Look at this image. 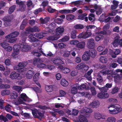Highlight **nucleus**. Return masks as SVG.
I'll return each instance as SVG.
<instances>
[{"instance_id": "1", "label": "nucleus", "mask_w": 122, "mask_h": 122, "mask_svg": "<svg viewBox=\"0 0 122 122\" xmlns=\"http://www.w3.org/2000/svg\"><path fill=\"white\" fill-rule=\"evenodd\" d=\"M27 64L26 62H23L19 63L18 66H15L14 69L15 70H17L20 72L19 74L15 72H12L10 76V77L12 79H14L17 78L18 77H23L25 75L26 69L23 67L25 66Z\"/></svg>"}, {"instance_id": "2", "label": "nucleus", "mask_w": 122, "mask_h": 122, "mask_svg": "<svg viewBox=\"0 0 122 122\" xmlns=\"http://www.w3.org/2000/svg\"><path fill=\"white\" fill-rule=\"evenodd\" d=\"M64 30V28L62 26H60L57 28L56 29V34L55 35L48 37L47 39L49 40H56L60 37L62 35Z\"/></svg>"}, {"instance_id": "3", "label": "nucleus", "mask_w": 122, "mask_h": 122, "mask_svg": "<svg viewBox=\"0 0 122 122\" xmlns=\"http://www.w3.org/2000/svg\"><path fill=\"white\" fill-rule=\"evenodd\" d=\"M32 100L28 98L25 94L22 93L20 95V96L18 97L17 100L15 102V103L16 105L25 104V102H30Z\"/></svg>"}, {"instance_id": "4", "label": "nucleus", "mask_w": 122, "mask_h": 122, "mask_svg": "<svg viewBox=\"0 0 122 122\" xmlns=\"http://www.w3.org/2000/svg\"><path fill=\"white\" fill-rule=\"evenodd\" d=\"M20 47H21V45L20 46L19 45L14 46L13 47L14 51L12 54V56L15 58H17L18 57V54L19 52Z\"/></svg>"}, {"instance_id": "5", "label": "nucleus", "mask_w": 122, "mask_h": 122, "mask_svg": "<svg viewBox=\"0 0 122 122\" xmlns=\"http://www.w3.org/2000/svg\"><path fill=\"white\" fill-rule=\"evenodd\" d=\"M92 35L91 32L87 30L86 31H84L80 33L78 36V38L86 39L88 38L91 36Z\"/></svg>"}, {"instance_id": "6", "label": "nucleus", "mask_w": 122, "mask_h": 122, "mask_svg": "<svg viewBox=\"0 0 122 122\" xmlns=\"http://www.w3.org/2000/svg\"><path fill=\"white\" fill-rule=\"evenodd\" d=\"M74 121L76 122H87V119L81 115H80L77 118L74 119Z\"/></svg>"}, {"instance_id": "7", "label": "nucleus", "mask_w": 122, "mask_h": 122, "mask_svg": "<svg viewBox=\"0 0 122 122\" xmlns=\"http://www.w3.org/2000/svg\"><path fill=\"white\" fill-rule=\"evenodd\" d=\"M107 33V32L104 30L103 32H102L101 33H99L98 32L96 33L97 35L95 37V40L97 41H98L102 38L103 37L102 35V34L103 35L106 34Z\"/></svg>"}, {"instance_id": "8", "label": "nucleus", "mask_w": 122, "mask_h": 122, "mask_svg": "<svg viewBox=\"0 0 122 122\" xmlns=\"http://www.w3.org/2000/svg\"><path fill=\"white\" fill-rule=\"evenodd\" d=\"M19 34V33L17 31L14 32L6 36L5 38L7 39L14 38L17 36Z\"/></svg>"}, {"instance_id": "9", "label": "nucleus", "mask_w": 122, "mask_h": 122, "mask_svg": "<svg viewBox=\"0 0 122 122\" xmlns=\"http://www.w3.org/2000/svg\"><path fill=\"white\" fill-rule=\"evenodd\" d=\"M112 86L111 84L107 83L106 84L105 86L101 88L97 86V87L101 92L106 91L108 90V88H111Z\"/></svg>"}, {"instance_id": "10", "label": "nucleus", "mask_w": 122, "mask_h": 122, "mask_svg": "<svg viewBox=\"0 0 122 122\" xmlns=\"http://www.w3.org/2000/svg\"><path fill=\"white\" fill-rule=\"evenodd\" d=\"M22 51H26L30 49L29 46L25 42L22 43L21 44Z\"/></svg>"}, {"instance_id": "11", "label": "nucleus", "mask_w": 122, "mask_h": 122, "mask_svg": "<svg viewBox=\"0 0 122 122\" xmlns=\"http://www.w3.org/2000/svg\"><path fill=\"white\" fill-rule=\"evenodd\" d=\"M87 46L89 48H93L94 46V40L93 39H91L88 40Z\"/></svg>"}, {"instance_id": "12", "label": "nucleus", "mask_w": 122, "mask_h": 122, "mask_svg": "<svg viewBox=\"0 0 122 122\" xmlns=\"http://www.w3.org/2000/svg\"><path fill=\"white\" fill-rule=\"evenodd\" d=\"M51 60L53 63L57 65L64 64V62L59 58L52 59Z\"/></svg>"}, {"instance_id": "13", "label": "nucleus", "mask_w": 122, "mask_h": 122, "mask_svg": "<svg viewBox=\"0 0 122 122\" xmlns=\"http://www.w3.org/2000/svg\"><path fill=\"white\" fill-rule=\"evenodd\" d=\"M40 73H36L33 77L34 81L36 82V83L40 87H41V86L39 83L37 81L40 78Z\"/></svg>"}, {"instance_id": "14", "label": "nucleus", "mask_w": 122, "mask_h": 122, "mask_svg": "<svg viewBox=\"0 0 122 122\" xmlns=\"http://www.w3.org/2000/svg\"><path fill=\"white\" fill-rule=\"evenodd\" d=\"M82 59L84 61H86L90 59V56L89 52L87 51L84 52L82 56Z\"/></svg>"}, {"instance_id": "15", "label": "nucleus", "mask_w": 122, "mask_h": 122, "mask_svg": "<svg viewBox=\"0 0 122 122\" xmlns=\"http://www.w3.org/2000/svg\"><path fill=\"white\" fill-rule=\"evenodd\" d=\"M97 97L100 98L105 99L109 97V94L106 93H100L98 94Z\"/></svg>"}, {"instance_id": "16", "label": "nucleus", "mask_w": 122, "mask_h": 122, "mask_svg": "<svg viewBox=\"0 0 122 122\" xmlns=\"http://www.w3.org/2000/svg\"><path fill=\"white\" fill-rule=\"evenodd\" d=\"M34 74V72L33 71L29 70L25 74V76L27 79H30L32 78Z\"/></svg>"}, {"instance_id": "17", "label": "nucleus", "mask_w": 122, "mask_h": 122, "mask_svg": "<svg viewBox=\"0 0 122 122\" xmlns=\"http://www.w3.org/2000/svg\"><path fill=\"white\" fill-rule=\"evenodd\" d=\"M95 118L99 120L101 119H105V116L104 115H101L100 113H96L94 115Z\"/></svg>"}, {"instance_id": "18", "label": "nucleus", "mask_w": 122, "mask_h": 122, "mask_svg": "<svg viewBox=\"0 0 122 122\" xmlns=\"http://www.w3.org/2000/svg\"><path fill=\"white\" fill-rule=\"evenodd\" d=\"M100 73L103 75H104L106 74H110L111 75V76H112L114 74V72L113 71H111L110 70L109 71H107V70H103L101 71Z\"/></svg>"}, {"instance_id": "19", "label": "nucleus", "mask_w": 122, "mask_h": 122, "mask_svg": "<svg viewBox=\"0 0 122 122\" xmlns=\"http://www.w3.org/2000/svg\"><path fill=\"white\" fill-rule=\"evenodd\" d=\"M85 45V42L82 41L79 42L78 41V43H77L76 47L80 49H83L84 48Z\"/></svg>"}, {"instance_id": "20", "label": "nucleus", "mask_w": 122, "mask_h": 122, "mask_svg": "<svg viewBox=\"0 0 122 122\" xmlns=\"http://www.w3.org/2000/svg\"><path fill=\"white\" fill-rule=\"evenodd\" d=\"M89 52L90 56L92 57H94L96 55L97 51L95 50L93 48L90 50Z\"/></svg>"}, {"instance_id": "21", "label": "nucleus", "mask_w": 122, "mask_h": 122, "mask_svg": "<svg viewBox=\"0 0 122 122\" xmlns=\"http://www.w3.org/2000/svg\"><path fill=\"white\" fill-rule=\"evenodd\" d=\"M85 67H87L88 68V66H86L85 64L81 63L76 66V69L79 70L82 69Z\"/></svg>"}, {"instance_id": "22", "label": "nucleus", "mask_w": 122, "mask_h": 122, "mask_svg": "<svg viewBox=\"0 0 122 122\" xmlns=\"http://www.w3.org/2000/svg\"><path fill=\"white\" fill-rule=\"evenodd\" d=\"M100 104V102L98 101H96L92 102L90 104V106L92 107H97Z\"/></svg>"}, {"instance_id": "23", "label": "nucleus", "mask_w": 122, "mask_h": 122, "mask_svg": "<svg viewBox=\"0 0 122 122\" xmlns=\"http://www.w3.org/2000/svg\"><path fill=\"white\" fill-rule=\"evenodd\" d=\"M75 16L72 14L67 15L66 16V19L68 21H72L74 19Z\"/></svg>"}, {"instance_id": "24", "label": "nucleus", "mask_w": 122, "mask_h": 122, "mask_svg": "<svg viewBox=\"0 0 122 122\" xmlns=\"http://www.w3.org/2000/svg\"><path fill=\"white\" fill-rule=\"evenodd\" d=\"M92 72V70L91 69L90 71H89L85 75V77L89 80H91L92 79L90 75Z\"/></svg>"}, {"instance_id": "25", "label": "nucleus", "mask_w": 122, "mask_h": 122, "mask_svg": "<svg viewBox=\"0 0 122 122\" xmlns=\"http://www.w3.org/2000/svg\"><path fill=\"white\" fill-rule=\"evenodd\" d=\"M78 87V85L77 84L75 86H74L72 88L71 90V92L72 94H75L77 92Z\"/></svg>"}, {"instance_id": "26", "label": "nucleus", "mask_w": 122, "mask_h": 122, "mask_svg": "<svg viewBox=\"0 0 122 122\" xmlns=\"http://www.w3.org/2000/svg\"><path fill=\"white\" fill-rule=\"evenodd\" d=\"M61 84L63 86L65 87L68 85V83L66 79H63L61 80Z\"/></svg>"}, {"instance_id": "27", "label": "nucleus", "mask_w": 122, "mask_h": 122, "mask_svg": "<svg viewBox=\"0 0 122 122\" xmlns=\"http://www.w3.org/2000/svg\"><path fill=\"white\" fill-rule=\"evenodd\" d=\"M121 79L122 80V73L121 75L119 74L115 73V82H116L117 80H119Z\"/></svg>"}, {"instance_id": "28", "label": "nucleus", "mask_w": 122, "mask_h": 122, "mask_svg": "<svg viewBox=\"0 0 122 122\" xmlns=\"http://www.w3.org/2000/svg\"><path fill=\"white\" fill-rule=\"evenodd\" d=\"M55 25V24L54 23H52L49 25L48 26V29L49 28L51 29H50L49 30V32L51 33L52 32H53V31H52V29L54 28Z\"/></svg>"}, {"instance_id": "29", "label": "nucleus", "mask_w": 122, "mask_h": 122, "mask_svg": "<svg viewBox=\"0 0 122 122\" xmlns=\"http://www.w3.org/2000/svg\"><path fill=\"white\" fill-rule=\"evenodd\" d=\"M109 109V112L111 114H113L114 112V105H112L108 107Z\"/></svg>"}, {"instance_id": "30", "label": "nucleus", "mask_w": 122, "mask_h": 122, "mask_svg": "<svg viewBox=\"0 0 122 122\" xmlns=\"http://www.w3.org/2000/svg\"><path fill=\"white\" fill-rule=\"evenodd\" d=\"M99 60L101 62L104 63H107V58L106 57L103 56H101Z\"/></svg>"}, {"instance_id": "31", "label": "nucleus", "mask_w": 122, "mask_h": 122, "mask_svg": "<svg viewBox=\"0 0 122 122\" xmlns=\"http://www.w3.org/2000/svg\"><path fill=\"white\" fill-rule=\"evenodd\" d=\"M100 74L98 73L96 74L97 80L99 83H101L103 81L102 77L100 75Z\"/></svg>"}, {"instance_id": "32", "label": "nucleus", "mask_w": 122, "mask_h": 122, "mask_svg": "<svg viewBox=\"0 0 122 122\" xmlns=\"http://www.w3.org/2000/svg\"><path fill=\"white\" fill-rule=\"evenodd\" d=\"M9 93V91L7 90H4L2 91L1 92V94L3 96L8 95Z\"/></svg>"}, {"instance_id": "33", "label": "nucleus", "mask_w": 122, "mask_h": 122, "mask_svg": "<svg viewBox=\"0 0 122 122\" xmlns=\"http://www.w3.org/2000/svg\"><path fill=\"white\" fill-rule=\"evenodd\" d=\"M45 89L47 92H51L52 90V86L47 85L45 86Z\"/></svg>"}, {"instance_id": "34", "label": "nucleus", "mask_w": 122, "mask_h": 122, "mask_svg": "<svg viewBox=\"0 0 122 122\" xmlns=\"http://www.w3.org/2000/svg\"><path fill=\"white\" fill-rule=\"evenodd\" d=\"M9 44L4 41L0 43V45L5 49L8 46Z\"/></svg>"}, {"instance_id": "35", "label": "nucleus", "mask_w": 122, "mask_h": 122, "mask_svg": "<svg viewBox=\"0 0 122 122\" xmlns=\"http://www.w3.org/2000/svg\"><path fill=\"white\" fill-rule=\"evenodd\" d=\"M29 40L31 42H35L37 40L36 38L33 37V36L32 35H30L29 36Z\"/></svg>"}, {"instance_id": "36", "label": "nucleus", "mask_w": 122, "mask_h": 122, "mask_svg": "<svg viewBox=\"0 0 122 122\" xmlns=\"http://www.w3.org/2000/svg\"><path fill=\"white\" fill-rule=\"evenodd\" d=\"M29 40L31 42H35L37 40L36 38L33 37V36L32 35H30L29 36Z\"/></svg>"}, {"instance_id": "37", "label": "nucleus", "mask_w": 122, "mask_h": 122, "mask_svg": "<svg viewBox=\"0 0 122 122\" xmlns=\"http://www.w3.org/2000/svg\"><path fill=\"white\" fill-rule=\"evenodd\" d=\"M122 110V108L120 107L115 105V114L120 112Z\"/></svg>"}, {"instance_id": "38", "label": "nucleus", "mask_w": 122, "mask_h": 122, "mask_svg": "<svg viewBox=\"0 0 122 122\" xmlns=\"http://www.w3.org/2000/svg\"><path fill=\"white\" fill-rule=\"evenodd\" d=\"M69 39V37L68 36H66L63 37L61 39H60V42H65L67 41Z\"/></svg>"}, {"instance_id": "39", "label": "nucleus", "mask_w": 122, "mask_h": 122, "mask_svg": "<svg viewBox=\"0 0 122 122\" xmlns=\"http://www.w3.org/2000/svg\"><path fill=\"white\" fill-rule=\"evenodd\" d=\"M89 19L92 22L94 21L95 19L94 15L93 14H90L89 15Z\"/></svg>"}, {"instance_id": "40", "label": "nucleus", "mask_w": 122, "mask_h": 122, "mask_svg": "<svg viewBox=\"0 0 122 122\" xmlns=\"http://www.w3.org/2000/svg\"><path fill=\"white\" fill-rule=\"evenodd\" d=\"M14 89L19 92L20 91H22V87L20 86H14L13 87Z\"/></svg>"}, {"instance_id": "41", "label": "nucleus", "mask_w": 122, "mask_h": 122, "mask_svg": "<svg viewBox=\"0 0 122 122\" xmlns=\"http://www.w3.org/2000/svg\"><path fill=\"white\" fill-rule=\"evenodd\" d=\"M28 31L31 32H34L39 30L38 27H35L33 28H30L28 29Z\"/></svg>"}, {"instance_id": "42", "label": "nucleus", "mask_w": 122, "mask_h": 122, "mask_svg": "<svg viewBox=\"0 0 122 122\" xmlns=\"http://www.w3.org/2000/svg\"><path fill=\"white\" fill-rule=\"evenodd\" d=\"M71 37L72 38H75L76 37V31L75 30L72 31L71 34Z\"/></svg>"}, {"instance_id": "43", "label": "nucleus", "mask_w": 122, "mask_h": 122, "mask_svg": "<svg viewBox=\"0 0 122 122\" xmlns=\"http://www.w3.org/2000/svg\"><path fill=\"white\" fill-rule=\"evenodd\" d=\"M15 5H13L11 7L9 10V14H11L15 10Z\"/></svg>"}, {"instance_id": "44", "label": "nucleus", "mask_w": 122, "mask_h": 122, "mask_svg": "<svg viewBox=\"0 0 122 122\" xmlns=\"http://www.w3.org/2000/svg\"><path fill=\"white\" fill-rule=\"evenodd\" d=\"M70 69L67 67H65L63 70H62V72L64 73L67 74L69 73L70 71Z\"/></svg>"}, {"instance_id": "45", "label": "nucleus", "mask_w": 122, "mask_h": 122, "mask_svg": "<svg viewBox=\"0 0 122 122\" xmlns=\"http://www.w3.org/2000/svg\"><path fill=\"white\" fill-rule=\"evenodd\" d=\"M40 20L41 23L45 24L49 21V19L48 18H46L44 19H43L42 18H41L40 19Z\"/></svg>"}, {"instance_id": "46", "label": "nucleus", "mask_w": 122, "mask_h": 122, "mask_svg": "<svg viewBox=\"0 0 122 122\" xmlns=\"http://www.w3.org/2000/svg\"><path fill=\"white\" fill-rule=\"evenodd\" d=\"M78 94L79 96L81 97V96H85L87 97V96L89 95V94L88 93L86 92L85 93L84 92H79L78 93Z\"/></svg>"}, {"instance_id": "47", "label": "nucleus", "mask_w": 122, "mask_h": 122, "mask_svg": "<svg viewBox=\"0 0 122 122\" xmlns=\"http://www.w3.org/2000/svg\"><path fill=\"white\" fill-rule=\"evenodd\" d=\"M90 90L92 94L94 96L96 95L97 92L94 88V87H91Z\"/></svg>"}, {"instance_id": "48", "label": "nucleus", "mask_w": 122, "mask_h": 122, "mask_svg": "<svg viewBox=\"0 0 122 122\" xmlns=\"http://www.w3.org/2000/svg\"><path fill=\"white\" fill-rule=\"evenodd\" d=\"M77 43H78V41L77 40H72L70 41V43L71 45H74L76 46L77 45Z\"/></svg>"}, {"instance_id": "49", "label": "nucleus", "mask_w": 122, "mask_h": 122, "mask_svg": "<svg viewBox=\"0 0 122 122\" xmlns=\"http://www.w3.org/2000/svg\"><path fill=\"white\" fill-rule=\"evenodd\" d=\"M70 54V52L69 51H65L63 55L64 57H68Z\"/></svg>"}, {"instance_id": "50", "label": "nucleus", "mask_w": 122, "mask_h": 122, "mask_svg": "<svg viewBox=\"0 0 122 122\" xmlns=\"http://www.w3.org/2000/svg\"><path fill=\"white\" fill-rule=\"evenodd\" d=\"M35 36L38 38H41L43 37V36L42 33L35 34Z\"/></svg>"}, {"instance_id": "51", "label": "nucleus", "mask_w": 122, "mask_h": 122, "mask_svg": "<svg viewBox=\"0 0 122 122\" xmlns=\"http://www.w3.org/2000/svg\"><path fill=\"white\" fill-rule=\"evenodd\" d=\"M95 28L96 26L95 25H89L86 26V28L87 29V30L88 31L89 29H94Z\"/></svg>"}, {"instance_id": "52", "label": "nucleus", "mask_w": 122, "mask_h": 122, "mask_svg": "<svg viewBox=\"0 0 122 122\" xmlns=\"http://www.w3.org/2000/svg\"><path fill=\"white\" fill-rule=\"evenodd\" d=\"M46 66L45 64L43 63H40V62L37 65V67L39 68H43L45 67L46 68Z\"/></svg>"}, {"instance_id": "53", "label": "nucleus", "mask_w": 122, "mask_h": 122, "mask_svg": "<svg viewBox=\"0 0 122 122\" xmlns=\"http://www.w3.org/2000/svg\"><path fill=\"white\" fill-rule=\"evenodd\" d=\"M0 120H3L4 122H6L8 121V119L6 117L2 115L0 116Z\"/></svg>"}, {"instance_id": "54", "label": "nucleus", "mask_w": 122, "mask_h": 122, "mask_svg": "<svg viewBox=\"0 0 122 122\" xmlns=\"http://www.w3.org/2000/svg\"><path fill=\"white\" fill-rule=\"evenodd\" d=\"M86 85L85 84H82L80 86L78 85V89L79 90H82L86 88Z\"/></svg>"}, {"instance_id": "55", "label": "nucleus", "mask_w": 122, "mask_h": 122, "mask_svg": "<svg viewBox=\"0 0 122 122\" xmlns=\"http://www.w3.org/2000/svg\"><path fill=\"white\" fill-rule=\"evenodd\" d=\"M5 49L7 51L10 52L12 51V47L9 44L8 46H7Z\"/></svg>"}, {"instance_id": "56", "label": "nucleus", "mask_w": 122, "mask_h": 122, "mask_svg": "<svg viewBox=\"0 0 122 122\" xmlns=\"http://www.w3.org/2000/svg\"><path fill=\"white\" fill-rule=\"evenodd\" d=\"M27 5L28 7H31L32 8L34 7L32 2L31 0H29L27 1Z\"/></svg>"}, {"instance_id": "57", "label": "nucleus", "mask_w": 122, "mask_h": 122, "mask_svg": "<svg viewBox=\"0 0 122 122\" xmlns=\"http://www.w3.org/2000/svg\"><path fill=\"white\" fill-rule=\"evenodd\" d=\"M114 120L113 117H108L106 121V122H114Z\"/></svg>"}, {"instance_id": "58", "label": "nucleus", "mask_w": 122, "mask_h": 122, "mask_svg": "<svg viewBox=\"0 0 122 122\" xmlns=\"http://www.w3.org/2000/svg\"><path fill=\"white\" fill-rule=\"evenodd\" d=\"M38 112L36 110L32 111V114L35 117H37V114H38Z\"/></svg>"}, {"instance_id": "59", "label": "nucleus", "mask_w": 122, "mask_h": 122, "mask_svg": "<svg viewBox=\"0 0 122 122\" xmlns=\"http://www.w3.org/2000/svg\"><path fill=\"white\" fill-rule=\"evenodd\" d=\"M74 27L76 29H82L83 28V26L82 25L78 24L75 26Z\"/></svg>"}, {"instance_id": "60", "label": "nucleus", "mask_w": 122, "mask_h": 122, "mask_svg": "<svg viewBox=\"0 0 122 122\" xmlns=\"http://www.w3.org/2000/svg\"><path fill=\"white\" fill-rule=\"evenodd\" d=\"M84 112L88 113H91L92 112V110L91 109L86 107L84 108Z\"/></svg>"}, {"instance_id": "61", "label": "nucleus", "mask_w": 122, "mask_h": 122, "mask_svg": "<svg viewBox=\"0 0 122 122\" xmlns=\"http://www.w3.org/2000/svg\"><path fill=\"white\" fill-rule=\"evenodd\" d=\"M78 113V110H76L75 109H73L72 110L71 115L76 116L77 115Z\"/></svg>"}, {"instance_id": "62", "label": "nucleus", "mask_w": 122, "mask_h": 122, "mask_svg": "<svg viewBox=\"0 0 122 122\" xmlns=\"http://www.w3.org/2000/svg\"><path fill=\"white\" fill-rule=\"evenodd\" d=\"M47 9L48 12L51 13H53L56 11V9H53L50 7H48Z\"/></svg>"}, {"instance_id": "63", "label": "nucleus", "mask_w": 122, "mask_h": 122, "mask_svg": "<svg viewBox=\"0 0 122 122\" xmlns=\"http://www.w3.org/2000/svg\"><path fill=\"white\" fill-rule=\"evenodd\" d=\"M68 10H61L59 11V12L62 14H67L68 13Z\"/></svg>"}, {"instance_id": "64", "label": "nucleus", "mask_w": 122, "mask_h": 122, "mask_svg": "<svg viewBox=\"0 0 122 122\" xmlns=\"http://www.w3.org/2000/svg\"><path fill=\"white\" fill-rule=\"evenodd\" d=\"M11 106L9 104L7 105L5 107V110L8 112H10V110Z\"/></svg>"}]
</instances>
